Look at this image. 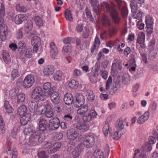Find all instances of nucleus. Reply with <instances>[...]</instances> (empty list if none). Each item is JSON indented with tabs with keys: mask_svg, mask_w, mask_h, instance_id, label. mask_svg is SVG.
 I'll list each match as a JSON object with an SVG mask.
<instances>
[{
	"mask_svg": "<svg viewBox=\"0 0 158 158\" xmlns=\"http://www.w3.org/2000/svg\"><path fill=\"white\" fill-rule=\"evenodd\" d=\"M73 99V97L71 94L67 93L64 96V100L66 105H69L73 103H74Z\"/></svg>",
	"mask_w": 158,
	"mask_h": 158,
	"instance_id": "nucleus-18",
	"label": "nucleus"
},
{
	"mask_svg": "<svg viewBox=\"0 0 158 158\" xmlns=\"http://www.w3.org/2000/svg\"><path fill=\"white\" fill-rule=\"evenodd\" d=\"M122 80H123V78L118 76L115 80L114 82L116 85H119L122 82Z\"/></svg>",
	"mask_w": 158,
	"mask_h": 158,
	"instance_id": "nucleus-63",
	"label": "nucleus"
},
{
	"mask_svg": "<svg viewBox=\"0 0 158 158\" xmlns=\"http://www.w3.org/2000/svg\"><path fill=\"white\" fill-rule=\"evenodd\" d=\"M119 132V131H118L115 132L114 133V134L112 136V138L114 140H117L120 139V137L121 136V133L119 134H118Z\"/></svg>",
	"mask_w": 158,
	"mask_h": 158,
	"instance_id": "nucleus-55",
	"label": "nucleus"
},
{
	"mask_svg": "<svg viewBox=\"0 0 158 158\" xmlns=\"http://www.w3.org/2000/svg\"><path fill=\"white\" fill-rule=\"evenodd\" d=\"M51 127L49 128L50 130H54L57 129L60 125V121L56 117H54L50 120Z\"/></svg>",
	"mask_w": 158,
	"mask_h": 158,
	"instance_id": "nucleus-14",
	"label": "nucleus"
},
{
	"mask_svg": "<svg viewBox=\"0 0 158 158\" xmlns=\"http://www.w3.org/2000/svg\"><path fill=\"white\" fill-rule=\"evenodd\" d=\"M115 127L117 130L119 131H121L124 128V125L123 123V119L122 118H119L116 122Z\"/></svg>",
	"mask_w": 158,
	"mask_h": 158,
	"instance_id": "nucleus-31",
	"label": "nucleus"
},
{
	"mask_svg": "<svg viewBox=\"0 0 158 158\" xmlns=\"http://www.w3.org/2000/svg\"><path fill=\"white\" fill-rule=\"evenodd\" d=\"M38 156L39 158H48V156L46 154L44 151H41L39 152L38 153Z\"/></svg>",
	"mask_w": 158,
	"mask_h": 158,
	"instance_id": "nucleus-51",
	"label": "nucleus"
},
{
	"mask_svg": "<svg viewBox=\"0 0 158 158\" xmlns=\"http://www.w3.org/2000/svg\"><path fill=\"white\" fill-rule=\"evenodd\" d=\"M54 71V67L52 65H48L44 68L43 73L46 76H50L53 73Z\"/></svg>",
	"mask_w": 158,
	"mask_h": 158,
	"instance_id": "nucleus-20",
	"label": "nucleus"
},
{
	"mask_svg": "<svg viewBox=\"0 0 158 158\" xmlns=\"http://www.w3.org/2000/svg\"><path fill=\"white\" fill-rule=\"evenodd\" d=\"M19 74L17 69H14L12 72L11 76L13 80H14L15 78L19 77Z\"/></svg>",
	"mask_w": 158,
	"mask_h": 158,
	"instance_id": "nucleus-53",
	"label": "nucleus"
},
{
	"mask_svg": "<svg viewBox=\"0 0 158 158\" xmlns=\"http://www.w3.org/2000/svg\"><path fill=\"white\" fill-rule=\"evenodd\" d=\"M74 126L79 130H83L86 131L88 130V126L86 123L83 122H79L74 124Z\"/></svg>",
	"mask_w": 158,
	"mask_h": 158,
	"instance_id": "nucleus-24",
	"label": "nucleus"
},
{
	"mask_svg": "<svg viewBox=\"0 0 158 158\" xmlns=\"http://www.w3.org/2000/svg\"><path fill=\"white\" fill-rule=\"evenodd\" d=\"M34 20L37 26L40 27L43 24V22L41 17L38 16H35L34 18Z\"/></svg>",
	"mask_w": 158,
	"mask_h": 158,
	"instance_id": "nucleus-32",
	"label": "nucleus"
},
{
	"mask_svg": "<svg viewBox=\"0 0 158 158\" xmlns=\"http://www.w3.org/2000/svg\"><path fill=\"white\" fill-rule=\"evenodd\" d=\"M39 111L48 118H51L53 116V111L50 105H42L39 107Z\"/></svg>",
	"mask_w": 158,
	"mask_h": 158,
	"instance_id": "nucleus-5",
	"label": "nucleus"
},
{
	"mask_svg": "<svg viewBox=\"0 0 158 158\" xmlns=\"http://www.w3.org/2000/svg\"><path fill=\"white\" fill-rule=\"evenodd\" d=\"M46 137L44 132H42L41 133H39V131H34L32 134L31 139L34 141L38 142L41 143L44 141Z\"/></svg>",
	"mask_w": 158,
	"mask_h": 158,
	"instance_id": "nucleus-8",
	"label": "nucleus"
},
{
	"mask_svg": "<svg viewBox=\"0 0 158 158\" xmlns=\"http://www.w3.org/2000/svg\"><path fill=\"white\" fill-rule=\"evenodd\" d=\"M16 8L17 10L20 12H26L27 9L23 6H20L19 5H17L16 6Z\"/></svg>",
	"mask_w": 158,
	"mask_h": 158,
	"instance_id": "nucleus-52",
	"label": "nucleus"
},
{
	"mask_svg": "<svg viewBox=\"0 0 158 158\" xmlns=\"http://www.w3.org/2000/svg\"><path fill=\"white\" fill-rule=\"evenodd\" d=\"M27 19V16L25 14H19L17 15L15 18V22L16 24H20L26 20Z\"/></svg>",
	"mask_w": 158,
	"mask_h": 158,
	"instance_id": "nucleus-16",
	"label": "nucleus"
},
{
	"mask_svg": "<svg viewBox=\"0 0 158 158\" xmlns=\"http://www.w3.org/2000/svg\"><path fill=\"white\" fill-rule=\"evenodd\" d=\"M62 73L60 71L56 72L54 76V79L56 81H60L62 79Z\"/></svg>",
	"mask_w": 158,
	"mask_h": 158,
	"instance_id": "nucleus-39",
	"label": "nucleus"
},
{
	"mask_svg": "<svg viewBox=\"0 0 158 158\" xmlns=\"http://www.w3.org/2000/svg\"><path fill=\"white\" fill-rule=\"evenodd\" d=\"M17 102L19 103H22L24 102L25 99V95L23 94H18L17 96Z\"/></svg>",
	"mask_w": 158,
	"mask_h": 158,
	"instance_id": "nucleus-44",
	"label": "nucleus"
},
{
	"mask_svg": "<svg viewBox=\"0 0 158 158\" xmlns=\"http://www.w3.org/2000/svg\"><path fill=\"white\" fill-rule=\"evenodd\" d=\"M152 149L151 145L148 143H146L141 147V150L143 152H145L150 151Z\"/></svg>",
	"mask_w": 158,
	"mask_h": 158,
	"instance_id": "nucleus-34",
	"label": "nucleus"
},
{
	"mask_svg": "<svg viewBox=\"0 0 158 158\" xmlns=\"http://www.w3.org/2000/svg\"><path fill=\"white\" fill-rule=\"evenodd\" d=\"M84 145L83 143H80L78 144L77 146L75 148H76L77 149L78 151H79L80 153H81L84 150Z\"/></svg>",
	"mask_w": 158,
	"mask_h": 158,
	"instance_id": "nucleus-59",
	"label": "nucleus"
},
{
	"mask_svg": "<svg viewBox=\"0 0 158 158\" xmlns=\"http://www.w3.org/2000/svg\"><path fill=\"white\" fill-rule=\"evenodd\" d=\"M35 82V78L32 75L27 76L23 82V85L25 88H28L31 87Z\"/></svg>",
	"mask_w": 158,
	"mask_h": 158,
	"instance_id": "nucleus-9",
	"label": "nucleus"
},
{
	"mask_svg": "<svg viewBox=\"0 0 158 158\" xmlns=\"http://www.w3.org/2000/svg\"><path fill=\"white\" fill-rule=\"evenodd\" d=\"M18 50L19 53L28 58H31L32 55L31 51L30 48H27L26 44L23 42H21L18 44Z\"/></svg>",
	"mask_w": 158,
	"mask_h": 158,
	"instance_id": "nucleus-3",
	"label": "nucleus"
},
{
	"mask_svg": "<svg viewBox=\"0 0 158 158\" xmlns=\"http://www.w3.org/2000/svg\"><path fill=\"white\" fill-rule=\"evenodd\" d=\"M0 129L2 133H4L5 132V123L3 120L2 117L0 115Z\"/></svg>",
	"mask_w": 158,
	"mask_h": 158,
	"instance_id": "nucleus-43",
	"label": "nucleus"
},
{
	"mask_svg": "<svg viewBox=\"0 0 158 158\" xmlns=\"http://www.w3.org/2000/svg\"><path fill=\"white\" fill-rule=\"evenodd\" d=\"M100 5L102 7H105L107 11L110 13L111 10H113L115 8L114 7H111L110 5L106 2H101Z\"/></svg>",
	"mask_w": 158,
	"mask_h": 158,
	"instance_id": "nucleus-33",
	"label": "nucleus"
},
{
	"mask_svg": "<svg viewBox=\"0 0 158 158\" xmlns=\"http://www.w3.org/2000/svg\"><path fill=\"white\" fill-rule=\"evenodd\" d=\"M137 2L136 0H131L130 1V6L132 12L134 13L137 9Z\"/></svg>",
	"mask_w": 158,
	"mask_h": 158,
	"instance_id": "nucleus-28",
	"label": "nucleus"
},
{
	"mask_svg": "<svg viewBox=\"0 0 158 158\" xmlns=\"http://www.w3.org/2000/svg\"><path fill=\"white\" fill-rule=\"evenodd\" d=\"M28 106L29 110L31 113L36 111L38 107L37 102L34 101H30L28 103Z\"/></svg>",
	"mask_w": 158,
	"mask_h": 158,
	"instance_id": "nucleus-22",
	"label": "nucleus"
},
{
	"mask_svg": "<svg viewBox=\"0 0 158 158\" xmlns=\"http://www.w3.org/2000/svg\"><path fill=\"white\" fill-rule=\"evenodd\" d=\"M54 136L56 138V140H59L62 138L63 134V133L61 132L56 133L55 134Z\"/></svg>",
	"mask_w": 158,
	"mask_h": 158,
	"instance_id": "nucleus-57",
	"label": "nucleus"
},
{
	"mask_svg": "<svg viewBox=\"0 0 158 158\" xmlns=\"http://www.w3.org/2000/svg\"><path fill=\"white\" fill-rule=\"evenodd\" d=\"M75 102H74V106L76 107H79L82 106L85 103V97L81 94L77 93L75 95Z\"/></svg>",
	"mask_w": 158,
	"mask_h": 158,
	"instance_id": "nucleus-11",
	"label": "nucleus"
},
{
	"mask_svg": "<svg viewBox=\"0 0 158 158\" xmlns=\"http://www.w3.org/2000/svg\"><path fill=\"white\" fill-rule=\"evenodd\" d=\"M107 72L106 71L101 70L100 71V73L102 77L104 79L107 78Z\"/></svg>",
	"mask_w": 158,
	"mask_h": 158,
	"instance_id": "nucleus-61",
	"label": "nucleus"
},
{
	"mask_svg": "<svg viewBox=\"0 0 158 158\" xmlns=\"http://www.w3.org/2000/svg\"><path fill=\"white\" fill-rule=\"evenodd\" d=\"M94 155L95 158H104L103 153L100 151H95Z\"/></svg>",
	"mask_w": 158,
	"mask_h": 158,
	"instance_id": "nucleus-45",
	"label": "nucleus"
},
{
	"mask_svg": "<svg viewBox=\"0 0 158 158\" xmlns=\"http://www.w3.org/2000/svg\"><path fill=\"white\" fill-rule=\"evenodd\" d=\"M64 16L67 20L70 21H73V17L71 14V12L68 9H66L64 11Z\"/></svg>",
	"mask_w": 158,
	"mask_h": 158,
	"instance_id": "nucleus-30",
	"label": "nucleus"
},
{
	"mask_svg": "<svg viewBox=\"0 0 158 158\" xmlns=\"http://www.w3.org/2000/svg\"><path fill=\"white\" fill-rule=\"evenodd\" d=\"M148 144H153L156 141L155 138L153 136H150L148 138Z\"/></svg>",
	"mask_w": 158,
	"mask_h": 158,
	"instance_id": "nucleus-60",
	"label": "nucleus"
},
{
	"mask_svg": "<svg viewBox=\"0 0 158 158\" xmlns=\"http://www.w3.org/2000/svg\"><path fill=\"white\" fill-rule=\"evenodd\" d=\"M17 130V128L16 127H15L12 131L11 135L12 137L15 139H16L17 137V132L16 131Z\"/></svg>",
	"mask_w": 158,
	"mask_h": 158,
	"instance_id": "nucleus-62",
	"label": "nucleus"
},
{
	"mask_svg": "<svg viewBox=\"0 0 158 158\" xmlns=\"http://www.w3.org/2000/svg\"><path fill=\"white\" fill-rule=\"evenodd\" d=\"M3 60L5 63L9 64L11 62V58L9 53L6 51H4L2 53Z\"/></svg>",
	"mask_w": 158,
	"mask_h": 158,
	"instance_id": "nucleus-25",
	"label": "nucleus"
},
{
	"mask_svg": "<svg viewBox=\"0 0 158 158\" xmlns=\"http://www.w3.org/2000/svg\"><path fill=\"white\" fill-rule=\"evenodd\" d=\"M5 8L4 5L3 4H1V9L0 10V17L3 18L5 15Z\"/></svg>",
	"mask_w": 158,
	"mask_h": 158,
	"instance_id": "nucleus-58",
	"label": "nucleus"
},
{
	"mask_svg": "<svg viewBox=\"0 0 158 158\" xmlns=\"http://www.w3.org/2000/svg\"><path fill=\"white\" fill-rule=\"evenodd\" d=\"M8 33L7 31L5 30L1 31L0 33V38L2 41H4L6 39V35Z\"/></svg>",
	"mask_w": 158,
	"mask_h": 158,
	"instance_id": "nucleus-47",
	"label": "nucleus"
},
{
	"mask_svg": "<svg viewBox=\"0 0 158 158\" xmlns=\"http://www.w3.org/2000/svg\"><path fill=\"white\" fill-rule=\"evenodd\" d=\"M83 29V24L81 23H78L76 27V30L78 32L82 31Z\"/></svg>",
	"mask_w": 158,
	"mask_h": 158,
	"instance_id": "nucleus-56",
	"label": "nucleus"
},
{
	"mask_svg": "<svg viewBox=\"0 0 158 158\" xmlns=\"http://www.w3.org/2000/svg\"><path fill=\"white\" fill-rule=\"evenodd\" d=\"M112 82V78L111 76H109L106 83V89L108 90L110 87V85Z\"/></svg>",
	"mask_w": 158,
	"mask_h": 158,
	"instance_id": "nucleus-54",
	"label": "nucleus"
},
{
	"mask_svg": "<svg viewBox=\"0 0 158 158\" xmlns=\"http://www.w3.org/2000/svg\"><path fill=\"white\" fill-rule=\"evenodd\" d=\"M38 121L39 131L42 132L47 131L48 127L47 121L42 118H40Z\"/></svg>",
	"mask_w": 158,
	"mask_h": 158,
	"instance_id": "nucleus-15",
	"label": "nucleus"
},
{
	"mask_svg": "<svg viewBox=\"0 0 158 158\" xmlns=\"http://www.w3.org/2000/svg\"><path fill=\"white\" fill-rule=\"evenodd\" d=\"M27 108L24 105H22L19 106L18 109L17 114L20 116H23L26 114Z\"/></svg>",
	"mask_w": 158,
	"mask_h": 158,
	"instance_id": "nucleus-26",
	"label": "nucleus"
},
{
	"mask_svg": "<svg viewBox=\"0 0 158 158\" xmlns=\"http://www.w3.org/2000/svg\"><path fill=\"white\" fill-rule=\"evenodd\" d=\"M40 38L37 36L32 37L31 39V44L33 45L34 44L33 50L36 52H37L38 50L39 47L37 44L40 42Z\"/></svg>",
	"mask_w": 158,
	"mask_h": 158,
	"instance_id": "nucleus-19",
	"label": "nucleus"
},
{
	"mask_svg": "<svg viewBox=\"0 0 158 158\" xmlns=\"http://www.w3.org/2000/svg\"><path fill=\"white\" fill-rule=\"evenodd\" d=\"M109 1L112 6L115 5L114 2H115L117 5L118 9L121 11V14L124 17L126 16L128 14V11L127 8L123 6L122 4V0H108Z\"/></svg>",
	"mask_w": 158,
	"mask_h": 158,
	"instance_id": "nucleus-6",
	"label": "nucleus"
},
{
	"mask_svg": "<svg viewBox=\"0 0 158 158\" xmlns=\"http://www.w3.org/2000/svg\"><path fill=\"white\" fill-rule=\"evenodd\" d=\"M12 153L11 158H17L18 153L16 148H13L12 150Z\"/></svg>",
	"mask_w": 158,
	"mask_h": 158,
	"instance_id": "nucleus-64",
	"label": "nucleus"
},
{
	"mask_svg": "<svg viewBox=\"0 0 158 158\" xmlns=\"http://www.w3.org/2000/svg\"><path fill=\"white\" fill-rule=\"evenodd\" d=\"M87 98L89 101H93L94 99V96L92 91L88 90L87 91Z\"/></svg>",
	"mask_w": 158,
	"mask_h": 158,
	"instance_id": "nucleus-41",
	"label": "nucleus"
},
{
	"mask_svg": "<svg viewBox=\"0 0 158 158\" xmlns=\"http://www.w3.org/2000/svg\"><path fill=\"white\" fill-rule=\"evenodd\" d=\"M43 87L45 94L48 93V94L49 91L51 90L53 87H55L54 86L51 87V84L49 82H47L44 84Z\"/></svg>",
	"mask_w": 158,
	"mask_h": 158,
	"instance_id": "nucleus-29",
	"label": "nucleus"
},
{
	"mask_svg": "<svg viewBox=\"0 0 158 158\" xmlns=\"http://www.w3.org/2000/svg\"><path fill=\"white\" fill-rule=\"evenodd\" d=\"M23 132L25 135H31L34 132L33 131L32 127L31 125H29L26 127L24 129Z\"/></svg>",
	"mask_w": 158,
	"mask_h": 158,
	"instance_id": "nucleus-27",
	"label": "nucleus"
},
{
	"mask_svg": "<svg viewBox=\"0 0 158 158\" xmlns=\"http://www.w3.org/2000/svg\"><path fill=\"white\" fill-rule=\"evenodd\" d=\"M22 116L20 118V123L22 125L24 126L30 120L31 115L30 113H27L25 115Z\"/></svg>",
	"mask_w": 158,
	"mask_h": 158,
	"instance_id": "nucleus-21",
	"label": "nucleus"
},
{
	"mask_svg": "<svg viewBox=\"0 0 158 158\" xmlns=\"http://www.w3.org/2000/svg\"><path fill=\"white\" fill-rule=\"evenodd\" d=\"M145 40V35L143 33H142L141 35L138 36L137 39V42L139 43H144Z\"/></svg>",
	"mask_w": 158,
	"mask_h": 158,
	"instance_id": "nucleus-48",
	"label": "nucleus"
},
{
	"mask_svg": "<svg viewBox=\"0 0 158 158\" xmlns=\"http://www.w3.org/2000/svg\"><path fill=\"white\" fill-rule=\"evenodd\" d=\"M4 107L8 113H12L13 111V109L12 107L10 106L9 102L6 100L5 101Z\"/></svg>",
	"mask_w": 158,
	"mask_h": 158,
	"instance_id": "nucleus-36",
	"label": "nucleus"
},
{
	"mask_svg": "<svg viewBox=\"0 0 158 158\" xmlns=\"http://www.w3.org/2000/svg\"><path fill=\"white\" fill-rule=\"evenodd\" d=\"M67 138L70 140H73L76 139L78 135L77 131L73 128L69 129L67 132Z\"/></svg>",
	"mask_w": 158,
	"mask_h": 158,
	"instance_id": "nucleus-13",
	"label": "nucleus"
},
{
	"mask_svg": "<svg viewBox=\"0 0 158 158\" xmlns=\"http://www.w3.org/2000/svg\"><path fill=\"white\" fill-rule=\"evenodd\" d=\"M50 47L51 49V52L52 53L56 55L58 52V49L54 42H52L50 44Z\"/></svg>",
	"mask_w": 158,
	"mask_h": 158,
	"instance_id": "nucleus-38",
	"label": "nucleus"
},
{
	"mask_svg": "<svg viewBox=\"0 0 158 158\" xmlns=\"http://www.w3.org/2000/svg\"><path fill=\"white\" fill-rule=\"evenodd\" d=\"M109 126V124L108 123H106L103 127V131L106 136L108 134Z\"/></svg>",
	"mask_w": 158,
	"mask_h": 158,
	"instance_id": "nucleus-46",
	"label": "nucleus"
},
{
	"mask_svg": "<svg viewBox=\"0 0 158 158\" xmlns=\"http://www.w3.org/2000/svg\"><path fill=\"white\" fill-rule=\"evenodd\" d=\"M69 85L71 88L75 89L78 87V83L77 81L72 80L69 82Z\"/></svg>",
	"mask_w": 158,
	"mask_h": 158,
	"instance_id": "nucleus-35",
	"label": "nucleus"
},
{
	"mask_svg": "<svg viewBox=\"0 0 158 158\" xmlns=\"http://www.w3.org/2000/svg\"><path fill=\"white\" fill-rule=\"evenodd\" d=\"M33 22L31 20H28L27 22V25L26 26L25 31L27 33H29V32L31 31L33 28Z\"/></svg>",
	"mask_w": 158,
	"mask_h": 158,
	"instance_id": "nucleus-37",
	"label": "nucleus"
},
{
	"mask_svg": "<svg viewBox=\"0 0 158 158\" xmlns=\"http://www.w3.org/2000/svg\"><path fill=\"white\" fill-rule=\"evenodd\" d=\"M72 156L74 158H76L79 156L81 153L78 151L77 148H75L72 152Z\"/></svg>",
	"mask_w": 158,
	"mask_h": 158,
	"instance_id": "nucleus-50",
	"label": "nucleus"
},
{
	"mask_svg": "<svg viewBox=\"0 0 158 158\" xmlns=\"http://www.w3.org/2000/svg\"><path fill=\"white\" fill-rule=\"evenodd\" d=\"M94 138L93 136L90 135L86 136L84 139L83 143L87 148L91 147L94 143Z\"/></svg>",
	"mask_w": 158,
	"mask_h": 158,
	"instance_id": "nucleus-12",
	"label": "nucleus"
},
{
	"mask_svg": "<svg viewBox=\"0 0 158 158\" xmlns=\"http://www.w3.org/2000/svg\"><path fill=\"white\" fill-rule=\"evenodd\" d=\"M89 2L93 7H98L99 3L98 0H89Z\"/></svg>",
	"mask_w": 158,
	"mask_h": 158,
	"instance_id": "nucleus-49",
	"label": "nucleus"
},
{
	"mask_svg": "<svg viewBox=\"0 0 158 158\" xmlns=\"http://www.w3.org/2000/svg\"><path fill=\"white\" fill-rule=\"evenodd\" d=\"M145 22L146 23V31L148 34H151L153 32V21L152 19L151 18L150 19H146Z\"/></svg>",
	"mask_w": 158,
	"mask_h": 158,
	"instance_id": "nucleus-17",
	"label": "nucleus"
},
{
	"mask_svg": "<svg viewBox=\"0 0 158 158\" xmlns=\"http://www.w3.org/2000/svg\"><path fill=\"white\" fill-rule=\"evenodd\" d=\"M149 113L148 111L146 112L143 115L139 117L137 120V123L142 124L147 120L149 117Z\"/></svg>",
	"mask_w": 158,
	"mask_h": 158,
	"instance_id": "nucleus-23",
	"label": "nucleus"
},
{
	"mask_svg": "<svg viewBox=\"0 0 158 158\" xmlns=\"http://www.w3.org/2000/svg\"><path fill=\"white\" fill-rule=\"evenodd\" d=\"M102 24L105 26L108 27L109 32L110 35L112 36L115 32V28L114 26H111L110 20L107 16L103 15L102 18Z\"/></svg>",
	"mask_w": 158,
	"mask_h": 158,
	"instance_id": "nucleus-4",
	"label": "nucleus"
},
{
	"mask_svg": "<svg viewBox=\"0 0 158 158\" xmlns=\"http://www.w3.org/2000/svg\"><path fill=\"white\" fill-rule=\"evenodd\" d=\"M109 13L114 23L116 25H119L121 21V18L116 9L115 8L111 10Z\"/></svg>",
	"mask_w": 158,
	"mask_h": 158,
	"instance_id": "nucleus-10",
	"label": "nucleus"
},
{
	"mask_svg": "<svg viewBox=\"0 0 158 158\" xmlns=\"http://www.w3.org/2000/svg\"><path fill=\"white\" fill-rule=\"evenodd\" d=\"M31 98L34 99L43 101L46 99V96L42 88L38 86L34 89L32 91Z\"/></svg>",
	"mask_w": 158,
	"mask_h": 158,
	"instance_id": "nucleus-2",
	"label": "nucleus"
},
{
	"mask_svg": "<svg viewBox=\"0 0 158 158\" xmlns=\"http://www.w3.org/2000/svg\"><path fill=\"white\" fill-rule=\"evenodd\" d=\"M88 110V106L87 105H85L77 110L78 114L80 115H83V119L85 122L90 121L92 119L95 118L97 115V113L94 110H91L89 111L87 115H84L87 112Z\"/></svg>",
	"mask_w": 158,
	"mask_h": 158,
	"instance_id": "nucleus-1",
	"label": "nucleus"
},
{
	"mask_svg": "<svg viewBox=\"0 0 158 158\" xmlns=\"http://www.w3.org/2000/svg\"><path fill=\"white\" fill-rule=\"evenodd\" d=\"M85 13L87 18L89 19L90 21L94 23L95 21L91 15L90 11L86 9L85 10Z\"/></svg>",
	"mask_w": 158,
	"mask_h": 158,
	"instance_id": "nucleus-40",
	"label": "nucleus"
},
{
	"mask_svg": "<svg viewBox=\"0 0 158 158\" xmlns=\"http://www.w3.org/2000/svg\"><path fill=\"white\" fill-rule=\"evenodd\" d=\"M48 93V94L50 96L52 102L55 104H57L60 102V96L58 93L56 91V87H53Z\"/></svg>",
	"mask_w": 158,
	"mask_h": 158,
	"instance_id": "nucleus-7",
	"label": "nucleus"
},
{
	"mask_svg": "<svg viewBox=\"0 0 158 158\" xmlns=\"http://www.w3.org/2000/svg\"><path fill=\"white\" fill-rule=\"evenodd\" d=\"M142 14V12L136 10L135 12L133 13V16L135 18L141 21Z\"/></svg>",
	"mask_w": 158,
	"mask_h": 158,
	"instance_id": "nucleus-42",
	"label": "nucleus"
}]
</instances>
